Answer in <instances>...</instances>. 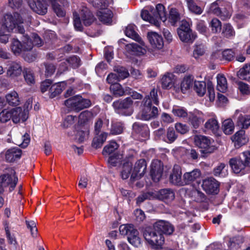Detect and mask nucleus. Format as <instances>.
Instances as JSON below:
<instances>
[{
    "mask_svg": "<svg viewBox=\"0 0 250 250\" xmlns=\"http://www.w3.org/2000/svg\"><path fill=\"white\" fill-rule=\"evenodd\" d=\"M136 26L134 24H130L128 25L126 27L125 34L127 37L133 39L136 42H143L142 38L136 32Z\"/></svg>",
    "mask_w": 250,
    "mask_h": 250,
    "instance_id": "obj_31",
    "label": "nucleus"
},
{
    "mask_svg": "<svg viewBox=\"0 0 250 250\" xmlns=\"http://www.w3.org/2000/svg\"><path fill=\"white\" fill-rule=\"evenodd\" d=\"M213 174L215 176L224 177L228 174V167L224 163H220L213 169Z\"/></svg>",
    "mask_w": 250,
    "mask_h": 250,
    "instance_id": "obj_37",
    "label": "nucleus"
},
{
    "mask_svg": "<svg viewBox=\"0 0 250 250\" xmlns=\"http://www.w3.org/2000/svg\"><path fill=\"white\" fill-rule=\"evenodd\" d=\"M118 147L117 143L115 141H111L109 144L105 146L103 150V154L107 155L113 152Z\"/></svg>",
    "mask_w": 250,
    "mask_h": 250,
    "instance_id": "obj_54",
    "label": "nucleus"
},
{
    "mask_svg": "<svg viewBox=\"0 0 250 250\" xmlns=\"http://www.w3.org/2000/svg\"><path fill=\"white\" fill-rule=\"evenodd\" d=\"M205 127L207 130L216 133L219 128V125L216 119L211 118L206 122L205 124Z\"/></svg>",
    "mask_w": 250,
    "mask_h": 250,
    "instance_id": "obj_40",
    "label": "nucleus"
},
{
    "mask_svg": "<svg viewBox=\"0 0 250 250\" xmlns=\"http://www.w3.org/2000/svg\"><path fill=\"white\" fill-rule=\"evenodd\" d=\"M222 34L224 37L229 38L234 36L235 32L230 24L226 23L223 25Z\"/></svg>",
    "mask_w": 250,
    "mask_h": 250,
    "instance_id": "obj_53",
    "label": "nucleus"
},
{
    "mask_svg": "<svg viewBox=\"0 0 250 250\" xmlns=\"http://www.w3.org/2000/svg\"><path fill=\"white\" fill-rule=\"evenodd\" d=\"M210 26L213 33L220 32L221 29V22L216 18L213 19L210 22Z\"/></svg>",
    "mask_w": 250,
    "mask_h": 250,
    "instance_id": "obj_60",
    "label": "nucleus"
},
{
    "mask_svg": "<svg viewBox=\"0 0 250 250\" xmlns=\"http://www.w3.org/2000/svg\"><path fill=\"white\" fill-rule=\"evenodd\" d=\"M112 105L118 114L129 116L133 113V101L131 97L116 101L113 103Z\"/></svg>",
    "mask_w": 250,
    "mask_h": 250,
    "instance_id": "obj_5",
    "label": "nucleus"
},
{
    "mask_svg": "<svg viewBox=\"0 0 250 250\" xmlns=\"http://www.w3.org/2000/svg\"><path fill=\"white\" fill-rule=\"evenodd\" d=\"M238 88L242 94L250 95V86L249 84L243 82H239Z\"/></svg>",
    "mask_w": 250,
    "mask_h": 250,
    "instance_id": "obj_64",
    "label": "nucleus"
},
{
    "mask_svg": "<svg viewBox=\"0 0 250 250\" xmlns=\"http://www.w3.org/2000/svg\"><path fill=\"white\" fill-rule=\"evenodd\" d=\"M188 119L189 122L195 128H198L200 125L204 121L202 113L198 111L193 113L189 112Z\"/></svg>",
    "mask_w": 250,
    "mask_h": 250,
    "instance_id": "obj_26",
    "label": "nucleus"
},
{
    "mask_svg": "<svg viewBox=\"0 0 250 250\" xmlns=\"http://www.w3.org/2000/svg\"><path fill=\"white\" fill-rule=\"evenodd\" d=\"M66 61L73 68L78 67L81 65V60L77 56H72L66 59Z\"/></svg>",
    "mask_w": 250,
    "mask_h": 250,
    "instance_id": "obj_63",
    "label": "nucleus"
},
{
    "mask_svg": "<svg viewBox=\"0 0 250 250\" xmlns=\"http://www.w3.org/2000/svg\"><path fill=\"white\" fill-rule=\"evenodd\" d=\"M206 48V46L203 44L196 45L193 51L194 57L198 58L200 56H203L205 53Z\"/></svg>",
    "mask_w": 250,
    "mask_h": 250,
    "instance_id": "obj_62",
    "label": "nucleus"
},
{
    "mask_svg": "<svg viewBox=\"0 0 250 250\" xmlns=\"http://www.w3.org/2000/svg\"><path fill=\"white\" fill-rule=\"evenodd\" d=\"M80 16L85 26L90 25L95 20L91 12L86 7H83L80 12Z\"/></svg>",
    "mask_w": 250,
    "mask_h": 250,
    "instance_id": "obj_30",
    "label": "nucleus"
},
{
    "mask_svg": "<svg viewBox=\"0 0 250 250\" xmlns=\"http://www.w3.org/2000/svg\"><path fill=\"white\" fill-rule=\"evenodd\" d=\"M177 136L173 127H168L167 130L166 138H164L165 141L168 143H172L175 141Z\"/></svg>",
    "mask_w": 250,
    "mask_h": 250,
    "instance_id": "obj_55",
    "label": "nucleus"
},
{
    "mask_svg": "<svg viewBox=\"0 0 250 250\" xmlns=\"http://www.w3.org/2000/svg\"><path fill=\"white\" fill-rule=\"evenodd\" d=\"M146 163L144 159L138 160L134 166L133 170L131 175L130 179L132 181L142 178L146 173Z\"/></svg>",
    "mask_w": 250,
    "mask_h": 250,
    "instance_id": "obj_10",
    "label": "nucleus"
},
{
    "mask_svg": "<svg viewBox=\"0 0 250 250\" xmlns=\"http://www.w3.org/2000/svg\"><path fill=\"white\" fill-rule=\"evenodd\" d=\"M29 5L35 13L43 15L47 13V6L44 0H29Z\"/></svg>",
    "mask_w": 250,
    "mask_h": 250,
    "instance_id": "obj_12",
    "label": "nucleus"
},
{
    "mask_svg": "<svg viewBox=\"0 0 250 250\" xmlns=\"http://www.w3.org/2000/svg\"><path fill=\"white\" fill-rule=\"evenodd\" d=\"M231 139L236 148H239L246 145L249 140L248 137L246 135L245 131L243 129L237 131L232 137Z\"/></svg>",
    "mask_w": 250,
    "mask_h": 250,
    "instance_id": "obj_17",
    "label": "nucleus"
},
{
    "mask_svg": "<svg viewBox=\"0 0 250 250\" xmlns=\"http://www.w3.org/2000/svg\"><path fill=\"white\" fill-rule=\"evenodd\" d=\"M110 89L113 94L116 97H120L124 95L131 94V89L130 88L126 87L125 89H124L119 83H115L111 85Z\"/></svg>",
    "mask_w": 250,
    "mask_h": 250,
    "instance_id": "obj_29",
    "label": "nucleus"
},
{
    "mask_svg": "<svg viewBox=\"0 0 250 250\" xmlns=\"http://www.w3.org/2000/svg\"><path fill=\"white\" fill-rule=\"evenodd\" d=\"M154 228L156 230L162 232L167 235L171 234L174 230V228L169 222L159 220L154 224Z\"/></svg>",
    "mask_w": 250,
    "mask_h": 250,
    "instance_id": "obj_13",
    "label": "nucleus"
},
{
    "mask_svg": "<svg viewBox=\"0 0 250 250\" xmlns=\"http://www.w3.org/2000/svg\"><path fill=\"white\" fill-rule=\"evenodd\" d=\"M30 142V138L29 135L25 133L22 136H20L19 140H16V144L21 147L25 148L27 146Z\"/></svg>",
    "mask_w": 250,
    "mask_h": 250,
    "instance_id": "obj_52",
    "label": "nucleus"
},
{
    "mask_svg": "<svg viewBox=\"0 0 250 250\" xmlns=\"http://www.w3.org/2000/svg\"><path fill=\"white\" fill-rule=\"evenodd\" d=\"M168 19L172 25H174L180 20V14L176 8L170 9Z\"/></svg>",
    "mask_w": 250,
    "mask_h": 250,
    "instance_id": "obj_42",
    "label": "nucleus"
},
{
    "mask_svg": "<svg viewBox=\"0 0 250 250\" xmlns=\"http://www.w3.org/2000/svg\"><path fill=\"white\" fill-rule=\"evenodd\" d=\"M194 140L195 145L201 148L202 153L208 154L214 151V147L211 146L210 141L208 137L203 135H196Z\"/></svg>",
    "mask_w": 250,
    "mask_h": 250,
    "instance_id": "obj_8",
    "label": "nucleus"
},
{
    "mask_svg": "<svg viewBox=\"0 0 250 250\" xmlns=\"http://www.w3.org/2000/svg\"><path fill=\"white\" fill-rule=\"evenodd\" d=\"M193 80L191 76L185 77L181 84V89L183 93L189 89L192 85Z\"/></svg>",
    "mask_w": 250,
    "mask_h": 250,
    "instance_id": "obj_51",
    "label": "nucleus"
},
{
    "mask_svg": "<svg viewBox=\"0 0 250 250\" xmlns=\"http://www.w3.org/2000/svg\"><path fill=\"white\" fill-rule=\"evenodd\" d=\"M132 169V164L130 162L125 163L121 170V176L123 179H127L129 176H131V172Z\"/></svg>",
    "mask_w": 250,
    "mask_h": 250,
    "instance_id": "obj_39",
    "label": "nucleus"
},
{
    "mask_svg": "<svg viewBox=\"0 0 250 250\" xmlns=\"http://www.w3.org/2000/svg\"><path fill=\"white\" fill-rule=\"evenodd\" d=\"M5 98L7 103L11 106H17L20 104V100L19 95L15 91L8 93Z\"/></svg>",
    "mask_w": 250,
    "mask_h": 250,
    "instance_id": "obj_36",
    "label": "nucleus"
},
{
    "mask_svg": "<svg viewBox=\"0 0 250 250\" xmlns=\"http://www.w3.org/2000/svg\"><path fill=\"white\" fill-rule=\"evenodd\" d=\"M147 39L154 48L161 49L164 46V42L162 36L155 32H148L147 35Z\"/></svg>",
    "mask_w": 250,
    "mask_h": 250,
    "instance_id": "obj_16",
    "label": "nucleus"
},
{
    "mask_svg": "<svg viewBox=\"0 0 250 250\" xmlns=\"http://www.w3.org/2000/svg\"><path fill=\"white\" fill-rule=\"evenodd\" d=\"M23 20L18 13L12 15L6 14L4 16V21L0 26V42L6 43L9 38V32L11 31L24 34V29L21 24Z\"/></svg>",
    "mask_w": 250,
    "mask_h": 250,
    "instance_id": "obj_1",
    "label": "nucleus"
},
{
    "mask_svg": "<svg viewBox=\"0 0 250 250\" xmlns=\"http://www.w3.org/2000/svg\"><path fill=\"white\" fill-rule=\"evenodd\" d=\"M220 17L222 20H226L230 17L231 15V6L229 3L223 1L221 5Z\"/></svg>",
    "mask_w": 250,
    "mask_h": 250,
    "instance_id": "obj_35",
    "label": "nucleus"
},
{
    "mask_svg": "<svg viewBox=\"0 0 250 250\" xmlns=\"http://www.w3.org/2000/svg\"><path fill=\"white\" fill-rule=\"evenodd\" d=\"M64 104L70 110L77 112L84 108H88L91 105V101L89 99H84L79 95L65 100Z\"/></svg>",
    "mask_w": 250,
    "mask_h": 250,
    "instance_id": "obj_2",
    "label": "nucleus"
},
{
    "mask_svg": "<svg viewBox=\"0 0 250 250\" xmlns=\"http://www.w3.org/2000/svg\"><path fill=\"white\" fill-rule=\"evenodd\" d=\"M172 112L175 116L179 118H185L188 116V114L186 109L183 107L178 106L174 107Z\"/></svg>",
    "mask_w": 250,
    "mask_h": 250,
    "instance_id": "obj_57",
    "label": "nucleus"
},
{
    "mask_svg": "<svg viewBox=\"0 0 250 250\" xmlns=\"http://www.w3.org/2000/svg\"><path fill=\"white\" fill-rule=\"evenodd\" d=\"M63 88L61 83L52 84L49 90V97L53 98L58 96L62 92Z\"/></svg>",
    "mask_w": 250,
    "mask_h": 250,
    "instance_id": "obj_44",
    "label": "nucleus"
},
{
    "mask_svg": "<svg viewBox=\"0 0 250 250\" xmlns=\"http://www.w3.org/2000/svg\"><path fill=\"white\" fill-rule=\"evenodd\" d=\"M237 50L227 49L223 52L217 51L214 52L211 56L214 60L230 61L234 58V55L237 53Z\"/></svg>",
    "mask_w": 250,
    "mask_h": 250,
    "instance_id": "obj_15",
    "label": "nucleus"
},
{
    "mask_svg": "<svg viewBox=\"0 0 250 250\" xmlns=\"http://www.w3.org/2000/svg\"><path fill=\"white\" fill-rule=\"evenodd\" d=\"M223 4V0H217L211 4L209 8L210 12L214 15L220 17L221 14V5Z\"/></svg>",
    "mask_w": 250,
    "mask_h": 250,
    "instance_id": "obj_47",
    "label": "nucleus"
},
{
    "mask_svg": "<svg viewBox=\"0 0 250 250\" xmlns=\"http://www.w3.org/2000/svg\"><path fill=\"white\" fill-rule=\"evenodd\" d=\"M236 126L241 129H245L250 126V115L240 114L237 118L236 123Z\"/></svg>",
    "mask_w": 250,
    "mask_h": 250,
    "instance_id": "obj_32",
    "label": "nucleus"
},
{
    "mask_svg": "<svg viewBox=\"0 0 250 250\" xmlns=\"http://www.w3.org/2000/svg\"><path fill=\"white\" fill-rule=\"evenodd\" d=\"M119 230L122 235L127 236L128 241L132 245L136 247L141 245V239L139 236V232L133 225H122L120 226Z\"/></svg>",
    "mask_w": 250,
    "mask_h": 250,
    "instance_id": "obj_3",
    "label": "nucleus"
},
{
    "mask_svg": "<svg viewBox=\"0 0 250 250\" xmlns=\"http://www.w3.org/2000/svg\"><path fill=\"white\" fill-rule=\"evenodd\" d=\"M163 172V165L158 160H154L152 162L150 169V176L155 182H158L162 177Z\"/></svg>",
    "mask_w": 250,
    "mask_h": 250,
    "instance_id": "obj_11",
    "label": "nucleus"
},
{
    "mask_svg": "<svg viewBox=\"0 0 250 250\" xmlns=\"http://www.w3.org/2000/svg\"><path fill=\"white\" fill-rule=\"evenodd\" d=\"M93 140L92 146L95 148H98L102 147L104 142L105 141L107 133L103 132L100 135H97Z\"/></svg>",
    "mask_w": 250,
    "mask_h": 250,
    "instance_id": "obj_41",
    "label": "nucleus"
},
{
    "mask_svg": "<svg viewBox=\"0 0 250 250\" xmlns=\"http://www.w3.org/2000/svg\"><path fill=\"white\" fill-rule=\"evenodd\" d=\"M177 33L180 40L185 42L192 43L196 37L187 21H182V24L177 29Z\"/></svg>",
    "mask_w": 250,
    "mask_h": 250,
    "instance_id": "obj_7",
    "label": "nucleus"
},
{
    "mask_svg": "<svg viewBox=\"0 0 250 250\" xmlns=\"http://www.w3.org/2000/svg\"><path fill=\"white\" fill-rule=\"evenodd\" d=\"M170 182L175 185L183 186L185 185L184 177L182 178V171L178 165L174 166L172 172L170 175Z\"/></svg>",
    "mask_w": 250,
    "mask_h": 250,
    "instance_id": "obj_18",
    "label": "nucleus"
},
{
    "mask_svg": "<svg viewBox=\"0 0 250 250\" xmlns=\"http://www.w3.org/2000/svg\"><path fill=\"white\" fill-rule=\"evenodd\" d=\"M156 196L158 199L166 203H169L174 199L175 194L171 189L166 188L159 191L157 193Z\"/></svg>",
    "mask_w": 250,
    "mask_h": 250,
    "instance_id": "obj_23",
    "label": "nucleus"
},
{
    "mask_svg": "<svg viewBox=\"0 0 250 250\" xmlns=\"http://www.w3.org/2000/svg\"><path fill=\"white\" fill-rule=\"evenodd\" d=\"M229 164L232 171L235 173H239L246 167L240 155L238 157L230 159Z\"/></svg>",
    "mask_w": 250,
    "mask_h": 250,
    "instance_id": "obj_22",
    "label": "nucleus"
},
{
    "mask_svg": "<svg viewBox=\"0 0 250 250\" xmlns=\"http://www.w3.org/2000/svg\"><path fill=\"white\" fill-rule=\"evenodd\" d=\"M194 90L200 96H203L206 91V84L203 81H195Z\"/></svg>",
    "mask_w": 250,
    "mask_h": 250,
    "instance_id": "obj_46",
    "label": "nucleus"
},
{
    "mask_svg": "<svg viewBox=\"0 0 250 250\" xmlns=\"http://www.w3.org/2000/svg\"><path fill=\"white\" fill-rule=\"evenodd\" d=\"M23 70L21 63L15 62H12L8 65L7 69V75L12 78H15L20 76Z\"/></svg>",
    "mask_w": 250,
    "mask_h": 250,
    "instance_id": "obj_20",
    "label": "nucleus"
},
{
    "mask_svg": "<svg viewBox=\"0 0 250 250\" xmlns=\"http://www.w3.org/2000/svg\"><path fill=\"white\" fill-rule=\"evenodd\" d=\"M151 8L150 9V12L147 10H143L141 12V17L142 19L146 21H148L150 23L153 24L157 27L160 26L159 21L155 19L152 13L151 12Z\"/></svg>",
    "mask_w": 250,
    "mask_h": 250,
    "instance_id": "obj_34",
    "label": "nucleus"
},
{
    "mask_svg": "<svg viewBox=\"0 0 250 250\" xmlns=\"http://www.w3.org/2000/svg\"><path fill=\"white\" fill-rule=\"evenodd\" d=\"M234 126L233 121L231 119L225 120L222 124V129L226 134H230L234 130Z\"/></svg>",
    "mask_w": 250,
    "mask_h": 250,
    "instance_id": "obj_49",
    "label": "nucleus"
},
{
    "mask_svg": "<svg viewBox=\"0 0 250 250\" xmlns=\"http://www.w3.org/2000/svg\"><path fill=\"white\" fill-rule=\"evenodd\" d=\"M124 128V125L122 123H115L111 125L110 134L112 135L120 134L123 132Z\"/></svg>",
    "mask_w": 250,
    "mask_h": 250,
    "instance_id": "obj_56",
    "label": "nucleus"
},
{
    "mask_svg": "<svg viewBox=\"0 0 250 250\" xmlns=\"http://www.w3.org/2000/svg\"><path fill=\"white\" fill-rule=\"evenodd\" d=\"M23 51H30L33 46L32 40L27 35L23 36L22 40Z\"/></svg>",
    "mask_w": 250,
    "mask_h": 250,
    "instance_id": "obj_61",
    "label": "nucleus"
},
{
    "mask_svg": "<svg viewBox=\"0 0 250 250\" xmlns=\"http://www.w3.org/2000/svg\"><path fill=\"white\" fill-rule=\"evenodd\" d=\"M15 171L12 169L9 170V173L4 174L0 176V184L1 187H7L10 186V190H13L16 187L18 178L16 176Z\"/></svg>",
    "mask_w": 250,
    "mask_h": 250,
    "instance_id": "obj_9",
    "label": "nucleus"
},
{
    "mask_svg": "<svg viewBox=\"0 0 250 250\" xmlns=\"http://www.w3.org/2000/svg\"><path fill=\"white\" fill-rule=\"evenodd\" d=\"M203 189L208 194H216L218 190L219 184L213 178L206 179L203 181Z\"/></svg>",
    "mask_w": 250,
    "mask_h": 250,
    "instance_id": "obj_14",
    "label": "nucleus"
},
{
    "mask_svg": "<svg viewBox=\"0 0 250 250\" xmlns=\"http://www.w3.org/2000/svg\"><path fill=\"white\" fill-rule=\"evenodd\" d=\"M173 77L174 75L170 73H167L163 76L161 83L163 88H168L172 86Z\"/></svg>",
    "mask_w": 250,
    "mask_h": 250,
    "instance_id": "obj_45",
    "label": "nucleus"
},
{
    "mask_svg": "<svg viewBox=\"0 0 250 250\" xmlns=\"http://www.w3.org/2000/svg\"><path fill=\"white\" fill-rule=\"evenodd\" d=\"M132 128L134 132L140 134L142 137H145L148 135V127L146 125L141 124L139 123H135L133 125Z\"/></svg>",
    "mask_w": 250,
    "mask_h": 250,
    "instance_id": "obj_33",
    "label": "nucleus"
},
{
    "mask_svg": "<svg viewBox=\"0 0 250 250\" xmlns=\"http://www.w3.org/2000/svg\"><path fill=\"white\" fill-rule=\"evenodd\" d=\"M238 76L242 80H250V64H245L238 72Z\"/></svg>",
    "mask_w": 250,
    "mask_h": 250,
    "instance_id": "obj_43",
    "label": "nucleus"
},
{
    "mask_svg": "<svg viewBox=\"0 0 250 250\" xmlns=\"http://www.w3.org/2000/svg\"><path fill=\"white\" fill-rule=\"evenodd\" d=\"M139 44L136 43H131L126 45V49L131 51L136 55H144L146 53V46L145 42L142 40V42H137Z\"/></svg>",
    "mask_w": 250,
    "mask_h": 250,
    "instance_id": "obj_21",
    "label": "nucleus"
},
{
    "mask_svg": "<svg viewBox=\"0 0 250 250\" xmlns=\"http://www.w3.org/2000/svg\"><path fill=\"white\" fill-rule=\"evenodd\" d=\"M151 13L153 14L155 19L158 21L160 19L163 22L167 20L166 11L165 7L162 4H158L156 5L155 8H152L151 10Z\"/></svg>",
    "mask_w": 250,
    "mask_h": 250,
    "instance_id": "obj_25",
    "label": "nucleus"
},
{
    "mask_svg": "<svg viewBox=\"0 0 250 250\" xmlns=\"http://www.w3.org/2000/svg\"><path fill=\"white\" fill-rule=\"evenodd\" d=\"M99 20L103 23L110 25L112 22L113 14L112 12L108 9H101L97 13Z\"/></svg>",
    "mask_w": 250,
    "mask_h": 250,
    "instance_id": "obj_19",
    "label": "nucleus"
},
{
    "mask_svg": "<svg viewBox=\"0 0 250 250\" xmlns=\"http://www.w3.org/2000/svg\"><path fill=\"white\" fill-rule=\"evenodd\" d=\"M201 176V171L197 168L194 169L191 171L185 173L183 175L185 185L192 183L199 179Z\"/></svg>",
    "mask_w": 250,
    "mask_h": 250,
    "instance_id": "obj_24",
    "label": "nucleus"
},
{
    "mask_svg": "<svg viewBox=\"0 0 250 250\" xmlns=\"http://www.w3.org/2000/svg\"><path fill=\"white\" fill-rule=\"evenodd\" d=\"M188 9L192 13L196 14H201L203 11L202 8L198 6L195 2V0H185Z\"/></svg>",
    "mask_w": 250,
    "mask_h": 250,
    "instance_id": "obj_48",
    "label": "nucleus"
},
{
    "mask_svg": "<svg viewBox=\"0 0 250 250\" xmlns=\"http://www.w3.org/2000/svg\"><path fill=\"white\" fill-rule=\"evenodd\" d=\"M23 74L24 80L29 85H31L35 83V77L32 70L28 68L23 69Z\"/></svg>",
    "mask_w": 250,
    "mask_h": 250,
    "instance_id": "obj_50",
    "label": "nucleus"
},
{
    "mask_svg": "<svg viewBox=\"0 0 250 250\" xmlns=\"http://www.w3.org/2000/svg\"><path fill=\"white\" fill-rule=\"evenodd\" d=\"M11 110L12 113V120L14 123H19L21 121L24 122L27 119L25 112L22 111L21 107L13 108Z\"/></svg>",
    "mask_w": 250,
    "mask_h": 250,
    "instance_id": "obj_27",
    "label": "nucleus"
},
{
    "mask_svg": "<svg viewBox=\"0 0 250 250\" xmlns=\"http://www.w3.org/2000/svg\"><path fill=\"white\" fill-rule=\"evenodd\" d=\"M21 150L19 148H11L6 152L5 159L7 162H13L21 158Z\"/></svg>",
    "mask_w": 250,
    "mask_h": 250,
    "instance_id": "obj_28",
    "label": "nucleus"
},
{
    "mask_svg": "<svg viewBox=\"0 0 250 250\" xmlns=\"http://www.w3.org/2000/svg\"><path fill=\"white\" fill-rule=\"evenodd\" d=\"M217 89L222 93L225 92L228 88V83L226 77L222 74L217 76Z\"/></svg>",
    "mask_w": 250,
    "mask_h": 250,
    "instance_id": "obj_38",
    "label": "nucleus"
},
{
    "mask_svg": "<svg viewBox=\"0 0 250 250\" xmlns=\"http://www.w3.org/2000/svg\"><path fill=\"white\" fill-rule=\"evenodd\" d=\"M12 51L15 54H19L23 51V45L17 39H13L11 44Z\"/></svg>",
    "mask_w": 250,
    "mask_h": 250,
    "instance_id": "obj_58",
    "label": "nucleus"
},
{
    "mask_svg": "<svg viewBox=\"0 0 250 250\" xmlns=\"http://www.w3.org/2000/svg\"><path fill=\"white\" fill-rule=\"evenodd\" d=\"M143 234L146 240L153 246L160 247L164 243L163 235L160 232L153 230L150 228H146Z\"/></svg>",
    "mask_w": 250,
    "mask_h": 250,
    "instance_id": "obj_6",
    "label": "nucleus"
},
{
    "mask_svg": "<svg viewBox=\"0 0 250 250\" xmlns=\"http://www.w3.org/2000/svg\"><path fill=\"white\" fill-rule=\"evenodd\" d=\"M12 113L11 110L4 109L0 112V122L2 123L7 122L12 119Z\"/></svg>",
    "mask_w": 250,
    "mask_h": 250,
    "instance_id": "obj_59",
    "label": "nucleus"
},
{
    "mask_svg": "<svg viewBox=\"0 0 250 250\" xmlns=\"http://www.w3.org/2000/svg\"><path fill=\"white\" fill-rule=\"evenodd\" d=\"M143 103L144 107L142 111L138 114V118L143 120L148 121L156 117L158 109L155 106H152L151 101L149 96L144 98Z\"/></svg>",
    "mask_w": 250,
    "mask_h": 250,
    "instance_id": "obj_4",
    "label": "nucleus"
}]
</instances>
